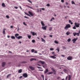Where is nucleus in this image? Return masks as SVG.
Listing matches in <instances>:
<instances>
[{
	"instance_id": "nucleus-1",
	"label": "nucleus",
	"mask_w": 80,
	"mask_h": 80,
	"mask_svg": "<svg viewBox=\"0 0 80 80\" xmlns=\"http://www.w3.org/2000/svg\"><path fill=\"white\" fill-rule=\"evenodd\" d=\"M18 36H19L18 37ZM15 37H16V38H17V39H20L21 38H22L23 37L22 36H19V34L17 33L15 34Z\"/></svg>"
},
{
	"instance_id": "nucleus-2",
	"label": "nucleus",
	"mask_w": 80,
	"mask_h": 80,
	"mask_svg": "<svg viewBox=\"0 0 80 80\" xmlns=\"http://www.w3.org/2000/svg\"><path fill=\"white\" fill-rule=\"evenodd\" d=\"M74 25H75V26H74V27L72 28L73 29H76V27H77V28H78L80 27V26H79L80 24L78 23L75 22Z\"/></svg>"
},
{
	"instance_id": "nucleus-3",
	"label": "nucleus",
	"mask_w": 80,
	"mask_h": 80,
	"mask_svg": "<svg viewBox=\"0 0 80 80\" xmlns=\"http://www.w3.org/2000/svg\"><path fill=\"white\" fill-rule=\"evenodd\" d=\"M71 28V25L70 24H66L65 27H64L65 30H68L69 28Z\"/></svg>"
},
{
	"instance_id": "nucleus-4",
	"label": "nucleus",
	"mask_w": 80,
	"mask_h": 80,
	"mask_svg": "<svg viewBox=\"0 0 80 80\" xmlns=\"http://www.w3.org/2000/svg\"><path fill=\"white\" fill-rule=\"evenodd\" d=\"M22 76L25 78H27L28 77V75L27 73H24L22 74Z\"/></svg>"
},
{
	"instance_id": "nucleus-5",
	"label": "nucleus",
	"mask_w": 80,
	"mask_h": 80,
	"mask_svg": "<svg viewBox=\"0 0 80 80\" xmlns=\"http://www.w3.org/2000/svg\"><path fill=\"white\" fill-rule=\"evenodd\" d=\"M51 70L52 71H53L54 75H56L57 74V71L54 69L53 68H51Z\"/></svg>"
},
{
	"instance_id": "nucleus-6",
	"label": "nucleus",
	"mask_w": 80,
	"mask_h": 80,
	"mask_svg": "<svg viewBox=\"0 0 80 80\" xmlns=\"http://www.w3.org/2000/svg\"><path fill=\"white\" fill-rule=\"evenodd\" d=\"M72 58H73L72 57L68 56V57L67 59L68 60H72Z\"/></svg>"
},
{
	"instance_id": "nucleus-7",
	"label": "nucleus",
	"mask_w": 80,
	"mask_h": 80,
	"mask_svg": "<svg viewBox=\"0 0 80 80\" xmlns=\"http://www.w3.org/2000/svg\"><path fill=\"white\" fill-rule=\"evenodd\" d=\"M31 33L33 36H35V35H37V34L36 33H35L34 32H31Z\"/></svg>"
},
{
	"instance_id": "nucleus-8",
	"label": "nucleus",
	"mask_w": 80,
	"mask_h": 80,
	"mask_svg": "<svg viewBox=\"0 0 80 80\" xmlns=\"http://www.w3.org/2000/svg\"><path fill=\"white\" fill-rule=\"evenodd\" d=\"M78 39L77 38H74V39H72V41L73 42V43H75V42H76L77 40Z\"/></svg>"
},
{
	"instance_id": "nucleus-9",
	"label": "nucleus",
	"mask_w": 80,
	"mask_h": 80,
	"mask_svg": "<svg viewBox=\"0 0 80 80\" xmlns=\"http://www.w3.org/2000/svg\"><path fill=\"white\" fill-rule=\"evenodd\" d=\"M47 26H45V27H42V29H43V30H47Z\"/></svg>"
},
{
	"instance_id": "nucleus-10",
	"label": "nucleus",
	"mask_w": 80,
	"mask_h": 80,
	"mask_svg": "<svg viewBox=\"0 0 80 80\" xmlns=\"http://www.w3.org/2000/svg\"><path fill=\"white\" fill-rule=\"evenodd\" d=\"M29 68L32 70H35V68H33L31 66H29Z\"/></svg>"
},
{
	"instance_id": "nucleus-11",
	"label": "nucleus",
	"mask_w": 80,
	"mask_h": 80,
	"mask_svg": "<svg viewBox=\"0 0 80 80\" xmlns=\"http://www.w3.org/2000/svg\"><path fill=\"white\" fill-rule=\"evenodd\" d=\"M28 13H29V14H30V15H31V16H32V17H33V16L32 12L30 11H28Z\"/></svg>"
},
{
	"instance_id": "nucleus-12",
	"label": "nucleus",
	"mask_w": 80,
	"mask_h": 80,
	"mask_svg": "<svg viewBox=\"0 0 80 80\" xmlns=\"http://www.w3.org/2000/svg\"><path fill=\"white\" fill-rule=\"evenodd\" d=\"M2 66L3 67H4L5 65V64H6V62H3L2 63Z\"/></svg>"
},
{
	"instance_id": "nucleus-13",
	"label": "nucleus",
	"mask_w": 80,
	"mask_h": 80,
	"mask_svg": "<svg viewBox=\"0 0 80 80\" xmlns=\"http://www.w3.org/2000/svg\"><path fill=\"white\" fill-rule=\"evenodd\" d=\"M48 70L47 69H46L45 70V71H44V73L45 74H46L47 73H48Z\"/></svg>"
},
{
	"instance_id": "nucleus-14",
	"label": "nucleus",
	"mask_w": 80,
	"mask_h": 80,
	"mask_svg": "<svg viewBox=\"0 0 80 80\" xmlns=\"http://www.w3.org/2000/svg\"><path fill=\"white\" fill-rule=\"evenodd\" d=\"M22 72V69H20L18 71V73H20Z\"/></svg>"
},
{
	"instance_id": "nucleus-15",
	"label": "nucleus",
	"mask_w": 80,
	"mask_h": 80,
	"mask_svg": "<svg viewBox=\"0 0 80 80\" xmlns=\"http://www.w3.org/2000/svg\"><path fill=\"white\" fill-rule=\"evenodd\" d=\"M41 39L42 40V42H44V43H45V42H46L45 40H44V39H43V38H41Z\"/></svg>"
},
{
	"instance_id": "nucleus-16",
	"label": "nucleus",
	"mask_w": 80,
	"mask_h": 80,
	"mask_svg": "<svg viewBox=\"0 0 80 80\" xmlns=\"http://www.w3.org/2000/svg\"><path fill=\"white\" fill-rule=\"evenodd\" d=\"M6 29L5 28H4L3 30V35H5V30H6Z\"/></svg>"
},
{
	"instance_id": "nucleus-17",
	"label": "nucleus",
	"mask_w": 80,
	"mask_h": 80,
	"mask_svg": "<svg viewBox=\"0 0 80 80\" xmlns=\"http://www.w3.org/2000/svg\"><path fill=\"white\" fill-rule=\"evenodd\" d=\"M41 24L43 27H44V26H45V24H44L43 21L41 22Z\"/></svg>"
},
{
	"instance_id": "nucleus-18",
	"label": "nucleus",
	"mask_w": 80,
	"mask_h": 80,
	"mask_svg": "<svg viewBox=\"0 0 80 80\" xmlns=\"http://www.w3.org/2000/svg\"><path fill=\"white\" fill-rule=\"evenodd\" d=\"M66 35H70V32L69 31H68L66 32Z\"/></svg>"
},
{
	"instance_id": "nucleus-19",
	"label": "nucleus",
	"mask_w": 80,
	"mask_h": 80,
	"mask_svg": "<svg viewBox=\"0 0 80 80\" xmlns=\"http://www.w3.org/2000/svg\"><path fill=\"white\" fill-rule=\"evenodd\" d=\"M80 30H79L78 32V33H76V35L78 36H79L80 35Z\"/></svg>"
},
{
	"instance_id": "nucleus-20",
	"label": "nucleus",
	"mask_w": 80,
	"mask_h": 80,
	"mask_svg": "<svg viewBox=\"0 0 80 80\" xmlns=\"http://www.w3.org/2000/svg\"><path fill=\"white\" fill-rule=\"evenodd\" d=\"M50 57L51 58H53L54 59H55L57 58L56 57H55L54 56H50Z\"/></svg>"
},
{
	"instance_id": "nucleus-21",
	"label": "nucleus",
	"mask_w": 80,
	"mask_h": 80,
	"mask_svg": "<svg viewBox=\"0 0 80 80\" xmlns=\"http://www.w3.org/2000/svg\"><path fill=\"white\" fill-rule=\"evenodd\" d=\"M53 73V72H49L48 73L47 75H50V74H52V73Z\"/></svg>"
},
{
	"instance_id": "nucleus-22",
	"label": "nucleus",
	"mask_w": 80,
	"mask_h": 80,
	"mask_svg": "<svg viewBox=\"0 0 80 80\" xmlns=\"http://www.w3.org/2000/svg\"><path fill=\"white\" fill-rule=\"evenodd\" d=\"M69 23H71V25H73V22H72V21L71 20H69Z\"/></svg>"
},
{
	"instance_id": "nucleus-23",
	"label": "nucleus",
	"mask_w": 80,
	"mask_h": 80,
	"mask_svg": "<svg viewBox=\"0 0 80 80\" xmlns=\"http://www.w3.org/2000/svg\"><path fill=\"white\" fill-rule=\"evenodd\" d=\"M33 60H36V59H34L33 58H32L30 59L31 62H32V61H33Z\"/></svg>"
},
{
	"instance_id": "nucleus-24",
	"label": "nucleus",
	"mask_w": 80,
	"mask_h": 80,
	"mask_svg": "<svg viewBox=\"0 0 80 80\" xmlns=\"http://www.w3.org/2000/svg\"><path fill=\"white\" fill-rule=\"evenodd\" d=\"M28 37L29 39H30L31 38V37H32V36H31V35H28Z\"/></svg>"
},
{
	"instance_id": "nucleus-25",
	"label": "nucleus",
	"mask_w": 80,
	"mask_h": 80,
	"mask_svg": "<svg viewBox=\"0 0 80 80\" xmlns=\"http://www.w3.org/2000/svg\"><path fill=\"white\" fill-rule=\"evenodd\" d=\"M2 7H6V6H5V4L3 3L2 4Z\"/></svg>"
},
{
	"instance_id": "nucleus-26",
	"label": "nucleus",
	"mask_w": 80,
	"mask_h": 80,
	"mask_svg": "<svg viewBox=\"0 0 80 80\" xmlns=\"http://www.w3.org/2000/svg\"><path fill=\"white\" fill-rule=\"evenodd\" d=\"M39 62L41 63H42V64H43L45 63V62H44L42 61H40Z\"/></svg>"
},
{
	"instance_id": "nucleus-27",
	"label": "nucleus",
	"mask_w": 80,
	"mask_h": 80,
	"mask_svg": "<svg viewBox=\"0 0 80 80\" xmlns=\"http://www.w3.org/2000/svg\"><path fill=\"white\" fill-rule=\"evenodd\" d=\"M11 38L12 39H15V37L14 36H11Z\"/></svg>"
},
{
	"instance_id": "nucleus-28",
	"label": "nucleus",
	"mask_w": 80,
	"mask_h": 80,
	"mask_svg": "<svg viewBox=\"0 0 80 80\" xmlns=\"http://www.w3.org/2000/svg\"><path fill=\"white\" fill-rule=\"evenodd\" d=\"M70 41H71V39H70V38L68 39L67 40V41L68 42H70Z\"/></svg>"
},
{
	"instance_id": "nucleus-29",
	"label": "nucleus",
	"mask_w": 80,
	"mask_h": 80,
	"mask_svg": "<svg viewBox=\"0 0 80 80\" xmlns=\"http://www.w3.org/2000/svg\"><path fill=\"white\" fill-rule=\"evenodd\" d=\"M26 6L27 7L30 8L31 9H33V8H32V7H30L28 5H27Z\"/></svg>"
},
{
	"instance_id": "nucleus-30",
	"label": "nucleus",
	"mask_w": 80,
	"mask_h": 80,
	"mask_svg": "<svg viewBox=\"0 0 80 80\" xmlns=\"http://www.w3.org/2000/svg\"><path fill=\"white\" fill-rule=\"evenodd\" d=\"M71 3L72 5H73V4H74V5H75V2H74L73 1H72L71 2Z\"/></svg>"
},
{
	"instance_id": "nucleus-31",
	"label": "nucleus",
	"mask_w": 80,
	"mask_h": 80,
	"mask_svg": "<svg viewBox=\"0 0 80 80\" xmlns=\"http://www.w3.org/2000/svg\"><path fill=\"white\" fill-rule=\"evenodd\" d=\"M49 31H51V30H52V27H50L49 28Z\"/></svg>"
},
{
	"instance_id": "nucleus-32",
	"label": "nucleus",
	"mask_w": 80,
	"mask_h": 80,
	"mask_svg": "<svg viewBox=\"0 0 80 80\" xmlns=\"http://www.w3.org/2000/svg\"><path fill=\"white\" fill-rule=\"evenodd\" d=\"M53 20H55V18H52L50 20V22H52L53 21Z\"/></svg>"
},
{
	"instance_id": "nucleus-33",
	"label": "nucleus",
	"mask_w": 80,
	"mask_h": 80,
	"mask_svg": "<svg viewBox=\"0 0 80 80\" xmlns=\"http://www.w3.org/2000/svg\"><path fill=\"white\" fill-rule=\"evenodd\" d=\"M31 52H32V53H33V52H35V49H32L31 50Z\"/></svg>"
},
{
	"instance_id": "nucleus-34",
	"label": "nucleus",
	"mask_w": 80,
	"mask_h": 80,
	"mask_svg": "<svg viewBox=\"0 0 80 80\" xmlns=\"http://www.w3.org/2000/svg\"><path fill=\"white\" fill-rule=\"evenodd\" d=\"M12 75V74H8L7 77V78H8V77H9L10 76V75Z\"/></svg>"
},
{
	"instance_id": "nucleus-35",
	"label": "nucleus",
	"mask_w": 80,
	"mask_h": 80,
	"mask_svg": "<svg viewBox=\"0 0 80 80\" xmlns=\"http://www.w3.org/2000/svg\"><path fill=\"white\" fill-rule=\"evenodd\" d=\"M54 43H57V44H58V42L57 41H55Z\"/></svg>"
},
{
	"instance_id": "nucleus-36",
	"label": "nucleus",
	"mask_w": 80,
	"mask_h": 80,
	"mask_svg": "<svg viewBox=\"0 0 80 80\" xmlns=\"http://www.w3.org/2000/svg\"><path fill=\"white\" fill-rule=\"evenodd\" d=\"M25 14H26V15H27L28 16H30V15H29V14H28L27 13L25 12Z\"/></svg>"
},
{
	"instance_id": "nucleus-37",
	"label": "nucleus",
	"mask_w": 80,
	"mask_h": 80,
	"mask_svg": "<svg viewBox=\"0 0 80 80\" xmlns=\"http://www.w3.org/2000/svg\"><path fill=\"white\" fill-rule=\"evenodd\" d=\"M64 72H65V73H66V72H67V70L66 69H64Z\"/></svg>"
},
{
	"instance_id": "nucleus-38",
	"label": "nucleus",
	"mask_w": 80,
	"mask_h": 80,
	"mask_svg": "<svg viewBox=\"0 0 80 80\" xmlns=\"http://www.w3.org/2000/svg\"><path fill=\"white\" fill-rule=\"evenodd\" d=\"M56 50H57L58 52H60V49H59V48H58L56 49Z\"/></svg>"
},
{
	"instance_id": "nucleus-39",
	"label": "nucleus",
	"mask_w": 80,
	"mask_h": 80,
	"mask_svg": "<svg viewBox=\"0 0 80 80\" xmlns=\"http://www.w3.org/2000/svg\"><path fill=\"white\" fill-rule=\"evenodd\" d=\"M73 36H76V32H73Z\"/></svg>"
},
{
	"instance_id": "nucleus-40",
	"label": "nucleus",
	"mask_w": 80,
	"mask_h": 80,
	"mask_svg": "<svg viewBox=\"0 0 80 80\" xmlns=\"http://www.w3.org/2000/svg\"><path fill=\"white\" fill-rule=\"evenodd\" d=\"M32 43H35V40H32Z\"/></svg>"
},
{
	"instance_id": "nucleus-41",
	"label": "nucleus",
	"mask_w": 80,
	"mask_h": 80,
	"mask_svg": "<svg viewBox=\"0 0 80 80\" xmlns=\"http://www.w3.org/2000/svg\"><path fill=\"white\" fill-rule=\"evenodd\" d=\"M37 68H38V69H42V68L39 67H37Z\"/></svg>"
},
{
	"instance_id": "nucleus-42",
	"label": "nucleus",
	"mask_w": 80,
	"mask_h": 80,
	"mask_svg": "<svg viewBox=\"0 0 80 80\" xmlns=\"http://www.w3.org/2000/svg\"><path fill=\"white\" fill-rule=\"evenodd\" d=\"M6 17L7 18H10V17H9V16H8V15L6 16Z\"/></svg>"
},
{
	"instance_id": "nucleus-43",
	"label": "nucleus",
	"mask_w": 80,
	"mask_h": 80,
	"mask_svg": "<svg viewBox=\"0 0 80 80\" xmlns=\"http://www.w3.org/2000/svg\"><path fill=\"white\" fill-rule=\"evenodd\" d=\"M23 24L24 25H25L26 26H27V24H26L25 23V22H23Z\"/></svg>"
},
{
	"instance_id": "nucleus-44",
	"label": "nucleus",
	"mask_w": 80,
	"mask_h": 80,
	"mask_svg": "<svg viewBox=\"0 0 80 80\" xmlns=\"http://www.w3.org/2000/svg\"><path fill=\"white\" fill-rule=\"evenodd\" d=\"M50 50H54V49L53 48H50Z\"/></svg>"
},
{
	"instance_id": "nucleus-45",
	"label": "nucleus",
	"mask_w": 80,
	"mask_h": 80,
	"mask_svg": "<svg viewBox=\"0 0 80 80\" xmlns=\"http://www.w3.org/2000/svg\"><path fill=\"white\" fill-rule=\"evenodd\" d=\"M14 8H15L16 9H18V7H17V6L14 7Z\"/></svg>"
},
{
	"instance_id": "nucleus-46",
	"label": "nucleus",
	"mask_w": 80,
	"mask_h": 80,
	"mask_svg": "<svg viewBox=\"0 0 80 80\" xmlns=\"http://www.w3.org/2000/svg\"><path fill=\"white\" fill-rule=\"evenodd\" d=\"M24 18H27V19L29 18H28L27 17H26V16H24Z\"/></svg>"
},
{
	"instance_id": "nucleus-47",
	"label": "nucleus",
	"mask_w": 80,
	"mask_h": 80,
	"mask_svg": "<svg viewBox=\"0 0 80 80\" xmlns=\"http://www.w3.org/2000/svg\"><path fill=\"white\" fill-rule=\"evenodd\" d=\"M47 7H50V4H47Z\"/></svg>"
},
{
	"instance_id": "nucleus-48",
	"label": "nucleus",
	"mask_w": 80,
	"mask_h": 80,
	"mask_svg": "<svg viewBox=\"0 0 80 80\" xmlns=\"http://www.w3.org/2000/svg\"><path fill=\"white\" fill-rule=\"evenodd\" d=\"M38 70H39V71H41V72L43 71V69H39Z\"/></svg>"
},
{
	"instance_id": "nucleus-49",
	"label": "nucleus",
	"mask_w": 80,
	"mask_h": 80,
	"mask_svg": "<svg viewBox=\"0 0 80 80\" xmlns=\"http://www.w3.org/2000/svg\"><path fill=\"white\" fill-rule=\"evenodd\" d=\"M62 48H63V49H66V47H63Z\"/></svg>"
},
{
	"instance_id": "nucleus-50",
	"label": "nucleus",
	"mask_w": 80,
	"mask_h": 80,
	"mask_svg": "<svg viewBox=\"0 0 80 80\" xmlns=\"http://www.w3.org/2000/svg\"><path fill=\"white\" fill-rule=\"evenodd\" d=\"M28 1V2H30V3H32V2L31 1H30V0H27Z\"/></svg>"
},
{
	"instance_id": "nucleus-51",
	"label": "nucleus",
	"mask_w": 80,
	"mask_h": 80,
	"mask_svg": "<svg viewBox=\"0 0 80 80\" xmlns=\"http://www.w3.org/2000/svg\"><path fill=\"white\" fill-rule=\"evenodd\" d=\"M61 2H62V3H64V0H61Z\"/></svg>"
},
{
	"instance_id": "nucleus-52",
	"label": "nucleus",
	"mask_w": 80,
	"mask_h": 80,
	"mask_svg": "<svg viewBox=\"0 0 80 80\" xmlns=\"http://www.w3.org/2000/svg\"><path fill=\"white\" fill-rule=\"evenodd\" d=\"M41 77L42 78H44V76L43 75H42Z\"/></svg>"
},
{
	"instance_id": "nucleus-53",
	"label": "nucleus",
	"mask_w": 80,
	"mask_h": 80,
	"mask_svg": "<svg viewBox=\"0 0 80 80\" xmlns=\"http://www.w3.org/2000/svg\"><path fill=\"white\" fill-rule=\"evenodd\" d=\"M49 37H51L52 38V37L53 36L52 35H50Z\"/></svg>"
},
{
	"instance_id": "nucleus-54",
	"label": "nucleus",
	"mask_w": 80,
	"mask_h": 80,
	"mask_svg": "<svg viewBox=\"0 0 80 80\" xmlns=\"http://www.w3.org/2000/svg\"><path fill=\"white\" fill-rule=\"evenodd\" d=\"M18 30H17V31L18 32H19V27H18Z\"/></svg>"
},
{
	"instance_id": "nucleus-55",
	"label": "nucleus",
	"mask_w": 80,
	"mask_h": 80,
	"mask_svg": "<svg viewBox=\"0 0 80 80\" xmlns=\"http://www.w3.org/2000/svg\"><path fill=\"white\" fill-rule=\"evenodd\" d=\"M19 79H21V78H22V76H21L19 78Z\"/></svg>"
},
{
	"instance_id": "nucleus-56",
	"label": "nucleus",
	"mask_w": 80,
	"mask_h": 80,
	"mask_svg": "<svg viewBox=\"0 0 80 80\" xmlns=\"http://www.w3.org/2000/svg\"><path fill=\"white\" fill-rule=\"evenodd\" d=\"M42 10H45V8H42Z\"/></svg>"
},
{
	"instance_id": "nucleus-57",
	"label": "nucleus",
	"mask_w": 80,
	"mask_h": 80,
	"mask_svg": "<svg viewBox=\"0 0 80 80\" xmlns=\"http://www.w3.org/2000/svg\"><path fill=\"white\" fill-rule=\"evenodd\" d=\"M38 52H37V51H35L34 52V53H37Z\"/></svg>"
},
{
	"instance_id": "nucleus-58",
	"label": "nucleus",
	"mask_w": 80,
	"mask_h": 80,
	"mask_svg": "<svg viewBox=\"0 0 80 80\" xmlns=\"http://www.w3.org/2000/svg\"><path fill=\"white\" fill-rule=\"evenodd\" d=\"M13 26H10V28H13Z\"/></svg>"
},
{
	"instance_id": "nucleus-59",
	"label": "nucleus",
	"mask_w": 80,
	"mask_h": 80,
	"mask_svg": "<svg viewBox=\"0 0 80 80\" xmlns=\"http://www.w3.org/2000/svg\"><path fill=\"white\" fill-rule=\"evenodd\" d=\"M62 57H65V55H62Z\"/></svg>"
},
{
	"instance_id": "nucleus-60",
	"label": "nucleus",
	"mask_w": 80,
	"mask_h": 80,
	"mask_svg": "<svg viewBox=\"0 0 80 80\" xmlns=\"http://www.w3.org/2000/svg\"><path fill=\"white\" fill-rule=\"evenodd\" d=\"M37 12H39V9H37Z\"/></svg>"
},
{
	"instance_id": "nucleus-61",
	"label": "nucleus",
	"mask_w": 80,
	"mask_h": 80,
	"mask_svg": "<svg viewBox=\"0 0 80 80\" xmlns=\"http://www.w3.org/2000/svg\"><path fill=\"white\" fill-rule=\"evenodd\" d=\"M7 37H8V38H10V36L8 35V36H7Z\"/></svg>"
},
{
	"instance_id": "nucleus-62",
	"label": "nucleus",
	"mask_w": 80,
	"mask_h": 80,
	"mask_svg": "<svg viewBox=\"0 0 80 80\" xmlns=\"http://www.w3.org/2000/svg\"><path fill=\"white\" fill-rule=\"evenodd\" d=\"M46 37L47 36H44V38H46Z\"/></svg>"
},
{
	"instance_id": "nucleus-63",
	"label": "nucleus",
	"mask_w": 80,
	"mask_h": 80,
	"mask_svg": "<svg viewBox=\"0 0 80 80\" xmlns=\"http://www.w3.org/2000/svg\"><path fill=\"white\" fill-rule=\"evenodd\" d=\"M66 5H68V2H66Z\"/></svg>"
},
{
	"instance_id": "nucleus-64",
	"label": "nucleus",
	"mask_w": 80,
	"mask_h": 80,
	"mask_svg": "<svg viewBox=\"0 0 80 80\" xmlns=\"http://www.w3.org/2000/svg\"><path fill=\"white\" fill-rule=\"evenodd\" d=\"M68 17V16H66V17H65V18H67Z\"/></svg>"
}]
</instances>
